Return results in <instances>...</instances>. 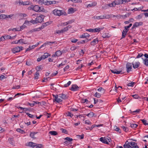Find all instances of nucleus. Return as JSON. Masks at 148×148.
<instances>
[{
	"mask_svg": "<svg viewBox=\"0 0 148 148\" xmlns=\"http://www.w3.org/2000/svg\"><path fill=\"white\" fill-rule=\"evenodd\" d=\"M79 89V87L76 84L72 85L71 88V90L73 91H76Z\"/></svg>",
	"mask_w": 148,
	"mask_h": 148,
	"instance_id": "14",
	"label": "nucleus"
},
{
	"mask_svg": "<svg viewBox=\"0 0 148 148\" xmlns=\"http://www.w3.org/2000/svg\"><path fill=\"white\" fill-rule=\"evenodd\" d=\"M34 45H32V46H29V47L26 50V51H28L34 48Z\"/></svg>",
	"mask_w": 148,
	"mask_h": 148,
	"instance_id": "44",
	"label": "nucleus"
},
{
	"mask_svg": "<svg viewBox=\"0 0 148 148\" xmlns=\"http://www.w3.org/2000/svg\"><path fill=\"white\" fill-rule=\"evenodd\" d=\"M143 23L142 22H135L134 24L132 27V28L134 29L135 27L142 26L143 25Z\"/></svg>",
	"mask_w": 148,
	"mask_h": 148,
	"instance_id": "12",
	"label": "nucleus"
},
{
	"mask_svg": "<svg viewBox=\"0 0 148 148\" xmlns=\"http://www.w3.org/2000/svg\"><path fill=\"white\" fill-rule=\"evenodd\" d=\"M94 114L93 112H91L88 114H86V116L90 118L94 116Z\"/></svg>",
	"mask_w": 148,
	"mask_h": 148,
	"instance_id": "37",
	"label": "nucleus"
},
{
	"mask_svg": "<svg viewBox=\"0 0 148 148\" xmlns=\"http://www.w3.org/2000/svg\"><path fill=\"white\" fill-rule=\"evenodd\" d=\"M115 89H114V90H111L110 91V92H112L113 91H114L115 92H117V89H118V88H122V87L121 86H118V87H117L116 86V85H115Z\"/></svg>",
	"mask_w": 148,
	"mask_h": 148,
	"instance_id": "36",
	"label": "nucleus"
},
{
	"mask_svg": "<svg viewBox=\"0 0 148 148\" xmlns=\"http://www.w3.org/2000/svg\"><path fill=\"white\" fill-rule=\"evenodd\" d=\"M4 36H5V40H8L9 39H13L15 38L16 36L12 37L10 35H6Z\"/></svg>",
	"mask_w": 148,
	"mask_h": 148,
	"instance_id": "25",
	"label": "nucleus"
},
{
	"mask_svg": "<svg viewBox=\"0 0 148 148\" xmlns=\"http://www.w3.org/2000/svg\"><path fill=\"white\" fill-rule=\"evenodd\" d=\"M5 40V36H2L0 38V42L4 41Z\"/></svg>",
	"mask_w": 148,
	"mask_h": 148,
	"instance_id": "60",
	"label": "nucleus"
},
{
	"mask_svg": "<svg viewBox=\"0 0 148 148\" xmlns=\"http://www.w3.org/2000/svg\"><path fill=\"white\" fill-rule=\"evenodd\" d=\"M90 36L89 34L87 33H85L83 34L80 36V38H89Z\"/></svg>",
	"mask_w": 148,
	"mask_h": 148,
	"instance_id": "20",
	"label": "nucleus"
},
{
	"mask_svg": "<svg viewBox=\"0 0 148 148\" xmlns=\"http://www.w3.org/2000/svg\"><path fill=\"white\" fill-rule=\"evenodd\" d=\"M67 25V22H62L58 24L57 25V27H59L60 26H66Z\"/></svg>",
	"mask_w": 148,
	"mask_h": 148,
	"instance_id": "22",
	"label": "nucleus"
},
{
	"mask_svg": "<svg viewBox=\"0 0 148 148\" xmlns=\"http://www.w3.org/2000/svg\"><path fill=\"white\" fill-rule=\"evenodd\" d=\"M36 69L37 71V72H38V71H39L42 69L40 66H37L36 67Z\"/></svg>",
	"mask_w": 148,
	"mask_h": 148,
	"instance_id": "64",
	"label": "nucleus"
},
{
	"mask_svg": "<svg viewBox=\"0 0 148 148\" xmlns=\"http://www.w3.org/2000/svg\"><path fill=\"white\" fill-rule=\"evenodd\" d=\"M75 10L74 8H71L68 10V12L69 14H72L74 12Z\"/></svg>",
	"mask_w": 148,
	"mask_h": 148,
	"instance_id": "32",
	"label": "nucleus"
},
{
	"mask_svg": "<svg viewBox=\"0 0 148 148\" xmlns=\"http://www.w3.org/2000/svg\"><path fill=\"white\" fill-rule=\"evenodd\" d=\"M45 26V24H44V25H42L41 27H40L35 28L33 29H32L31 31H30V32H33L38 31H39L40 30L43 29Z\"/></svg>",
	"mask_w": 148,
	"mask_h": 148,
	"instance_id": "11",
	"label": "nucleus"
},
{
	"mask_svg": "<svg viewBox=\"0 0 148 148\" xmlns=\"http://www.w3.org/2000/svg\"><path fill=\"white\" fill-rule=\"evenodd\" d=\"M85 124L87 125H90L92 123H91L90 121L88 120H86L85 121Z\"/></svg>",
	"mask_w": 148,
	"mask_h": 148,
	"instance_id": "62",
	"label": "nucleus"
},
{
	"mask_svg": "<svg viewBox=\"0 0 148 148\" xmlns=\"http://www.w3.org/2000/svg\"><path fill=\"white\" fill-rule=\"evenodd\" d=\"M53 97H55V101L57 103H59L62 101V99L60 97H59V95H53Z\"/></svg>",
	"mask_w": 148,
	"mask_h": 148,
	"instance_id": "13",
	"label": "nucleus"
},
{
	"mask_svg": "<svg viewBox=\"0 0 148 148\" xmlns=\"http://www.w3.org/2000/svg\"><path fill=\"white\" fill-rule=\"evenodd\" d=\"M77 137L80 139H83L84 138V135L82 134L81 135H78L77 136Z\"/></svg>",
	"mask_w": 148,
	"mask_h": 148,
	"instance_id": "59",
	"label": "nucleus"
},
{
	"mask_svg": "<svg viewBox=\"0 0 148 148\" xmlns=\"http://www.w3.org/2000/svg\"><path fill=\"white\" fill-rule=\"evenodd\" d=\"M59 97H60L62 100L68 98L67 96L65 94L63 93L59 94Z\"/></svg>",
	"mask_w": 148,
	"mask_h": 148,
	"instance_id": "17",
	"label": "nucleus"
},
{
	"mask_svg": "<svg viewBox=\"0 0 148 148\" xmlns=\"http://www.w3.org/2000/svg\"><path fill=\"white\" fill-rule=\"evenodd\" d=\"M7 18L6 15L4 14H1L0 15V19H4Z\"/></svg>",
	"mask_w": 148,
	"mask_h": 148,
	"instance_id": "40",
	"label": "nucleus"
},
{
	"mask_svg": "<svg viewBox=\"0 0 148 148\" xmlns=\"http://www.w3.org/2000/svg\"><path fill=\"white\" fill-rule=\"evenodd\" d=\"M71 27V26L70 25H69L67 27H64L61 29H56L54 32V34H58L59 35L61 34H62L64 33L65 32H67L68 31L69 29Z\"/></svg>",
	"mask_w": 148,
	"mask_h": 148,
	"instance_id": "2",
	"label": "nucleus"
},
{
	"mask_svg": "<svg viewBox=\"0 0 148 148\" xmlns=\"http://www.w3.org/2000/svg\"><path fill=\"white\" fill-rule=\"evenodd\" d=\"M114 129L116 131L120 133L121 132V130L117 126H115L114 127Z\"/></svg>",
	"mask_w": 148,
	"mask_h": 148,
	"instance_id": "41",
	"label": "nucleus"
},
{
	"mask_svg": "<svg viewBox=\"0 0 148 148\" xmlns=\"http://www.w3.org/2000/svg\"><path fill=\"white\" fill-rule=\"evenodd\" d=\"M65 140L69 142H71L73 141V139L72 138H71L69 137H66L65 138Z\"/></svg>",
	"mask_w": 148,
	"mask_h": 148,
	"instance_id": "58",
	"label": "nucleus"
},
{
	"mask_svg": "<svg viewBox=\"0 0 148 148\" xmlns=\"http://www.w3.org/2000/svg\"><path fill=\"white\" fill-rule=\"evenodd\" d=\"M50 56V54L47 53H46L44 54L42 56L43 60L47 58L48 56Z\"/></svg>",
	"mask_w": 148,
	"mask_h": 148,
	"instance_id": "26",
	"label": "nucleus"
},
{
	"mask_svg": "<svg viewBox=\"0 0 148 148\" xmlns=\"http://www.w3.org/2000/svg\"><path fill=\"white\" fill-rule=\"evenodd\" d=\"M133 67L134 69L138 68L140 65V63L139 62H135L132 63Z\"/></svg>",
	"mask_w": 148,
	"mask_h": 148,
	"instance_id": "16",
	"label": "nucleus"
},
{
	"mask_svg": "<svg viewBox=\"0 0 148 148\" xmlns=\"http://www.w3.org/2000/svg\"><path fill=\"white\" fill-rule=\"evenodd\" d=\"M33 11L37 12H44L45 9L43 7H40L38 5H33Z\"/></svg>",
	"mask_w": 148,
	"mask_h": 148,
	"instance_id": "4",
	"label": "nucleus"
},
{
	"mask_svg": "<svg viewBox=\"0 0 148 148\" xmlns=\"http://www.w3.org/2000/svg\"><path fill=\"white\" fill-rule=\"evenodd\" d=\"M60 130L63 133H64L65 134L67 133V131L66 129L61 128L60 129Z\"/></svg>",
	"mask_w": 148,
	"mask_h": 148,
	"instance_id": "55",
	"label": "nucleus"
},
{
	"mask_svg": "<svg viewBox=\"0 0 148 148\" xmlns=\"http://www.w3.org/2000/svg\"><path fill=\"white\" fill-rule=\"evenodd\" d=\"M124 148H138L137 143L134 142H128L127 141L123 145Z\"/></svg>",
	"mask_w": 148,
	"mask_h": 148,
	"instance_id": "1",
	"label": "nucleus"
},
{
	"mask_svg": "<svg viewBox=\"0 0 148 148\" xmlns=\"http://www.w3.org/2000/svg\"><path fill=\"white\" fill-rule=\"evenodd\" d=\"M94 96L97 98H99L101 97V94L98 92H96Z\"/></svg>",
	"mask_w": 148,
	"mask_h": 148,
	"instance_id": "51",
	"label": "nucleus"
},
{
	"mask_svg": "<svg viewBox=\"0 0 148 148\" xmlns=\"http://www.w3.org/2000/svg\"><path fill=\"white\" fill-rule=\"evenodd\" d=\"M62 54V53L60 50H58L56 51L54 54H53L52 56V57L53 58L56 57H58L60 56Z\"/></svg>",
	"mask_w": 148,
	"mask_h": 148,
	"instance_id": "15",
	"label": "nucleus"
},
{
	"mask_svg": "<svg viewBox=\"0 0 148 148\" xmlns=\"http://www.w3.org/2000/svg\"><path fill=\"white\" fill-rule=\"evenodd\" d=\"M78 40L75 38H71V41L72 42L75 43Z\"/></svg>",
	"mask_w": 148,
	"mask_h": 148,
	"instance_id": "56",
	"label": "nucleus"
},
{
	"mask_svg": "<svg viewBox=\"0 0 148 148\" xmlns=\"http://www.w3.org/2000/svg\"><path fill=\"white\" fill-rule=\"evenodd\" d=\"M27 9L28 10L33 11V5H32L30 6H29L27 8Z\"/></svg>",
	"mask_w": 148,
	"mask_h": 148,
	"instance_id": "63",
	"label": "nucleus"
},
{
	"mask_svg": "<svg viewBox=\"0 0 148 148\" xmlns=\"http://www.w3.org/2000/svg\"><path fill=\"white\" fill-rule=\"evenodd\" d=\"M39 76V74L38 72H36L34 75V78L36 79H38V77Z\"/></svg>",
	"mask_w": 148,
	"mask_h": 148,
	"instance_id": "43",
	"label": "nucleus"
},
{
	"mask_svg": "<svg viewBox=\"0 0 148 148\" xmlns=\"http://www.w3.org/2000/svg\"><path fill=\"white\" fill-rule=\"evenodd\" d=\"M99 140L103 143L109 144V143L110 142L111 140L110 138L109 139L105 137H101L99 138Z\"/></svg>",
	"mask_w": 148,
	"mask_h": 148,
	"instance_id": "6",
	"label": "nucleus"
},
{
	"mask_svg": "<svg viewBox=\"0 0 148 148\" xmlns=\"http://www.w3.org/2000/svg\"><path fill=\"white\" fill-rule=\"evenodd\" d=\"M134 85V83L132 82H130L128 84L127 86H133Z\"/></svg>",
	"mask_w": 148,
	"mask_h": 148,
	"instance_id": "54",
	"label": "nucleus"
},
{
	"mask_svg": "<svg viewBox=\"0 0 148 148\" xmlns=\"http://www.w3.org/2000/svg\"><path fill=\"white\" fill-rule=\"evenodd\" d=\"M49 133L52 135L56 136L58 135L57 132L55 131H51L49 132Z\"/></svg>",
	"mask_w": 148,
	"mask_h": 148,
	"instance_id": "38",
	"label": "nucleus"
},
{
	"mask_svg": "<svg viewBox=\"0 0 148 148\" xmlns=\"http://www.w3.org/2000/svg\"><path fill=\"white\" fill-rule=\"evenodd\" d=\"M65 115L66 116H70L71 117H72L73 116V114H72L71 112H66L65 113Z\"/></svg>",
	"mask_w": 148,
	"mask_h": 148,
	"instance_id": "39",
	"label": "nucleus"
},
{
	"mask_svg": "<svg viewBox=\"0 0 148 148\" xmlns=\"http://www.w3.org/2000/svg\"><path fill=\"white\" fill-rule=\"evenodd\" d=\"M103 126V124H100L98 125H92V126L90 128V130H92L95 127H100L102 126Z\"/></svg>",
	"mask_w": 148,
	"mask_h": 148,
	"instance_id": "31",
	"label": "nucleus"
},
{
	"mask_svg": "<svg viewBox=\"0 0 148 148\" xmlns=\"http://www.w3.org/2000/svg\"><path fill=\"white\" fill-rule=\"evenodd\" d=\"M23 47H17L12 48L11 51L14 53L18 52L23 49Z\"/></svg>",
	"mask_w": 148,
	"mask_h": 148,
	"instance_id": "5",
	"label": "nucleus"
},
{
	"mask_svg": "<svg viewBox=\"0 0 148 148\" xmlns=\"http://www.w3.org/2000/svg\"><path fill=\"white\" fill-rule=\"evenodd\" d=\"M110 17V15L109 14L105 15H101L99 16H95L94 18L97 20L102 19L104 18H109Z\"/></svg>",
	"mask_w": 148,
	"mask_h": 148,
	"instance_id": "7",
	"label": "nucleus"
},
{
	"mask_svg": "<svg viewBox=\"0 0 148 148\" xmlns=\"http://www.w3.org/2000/svg\"><path fill=\"white\" fill-rule=\"evenodd\" d=\"M73 3H82V1L81 0H72Z\"/></svg>",
	"mask_w": 148,
	"mask_h": 148,
	"instance_id": "52",
	"label": "nucleus"
},
{
	"mask_svg": "<svg viewBox=\"0 0 148 148\" xmlns=\"http://www.w3.org/2000/svg\"><path fill=\"white\" fill-rule=\"evenodd\" d=\"M116 6L115 4V1H114L112 2L111 3L106 4V6L107 7H115Z\"/></svg>",
	"mask_w": 148,
	"mask_h": 148,
	"instance_id": "28",
	"label": "nucleus"
},
{
	"mask_svg": "<svg viewBox=\"0 0 148 148\" xmlns=\"http://www.w3.org/2000/svg\"><path fill=\"white\" fill-rule=\"evenodd\" d=\"M18 43H23L24 44H27V42L26 41H25L23 39H21L18 40Z\"/></svg>",
	"mask_w": 148,
	"mask_h": 148,
	"instance_id": "34",
	"label": "nucleus"
},
{
	"mask_svg": "<svg viewBox=\"0 0 148 148\" xmlns=\"http://www.w3.org/2000/svg\"><path fill=\"white\" fill-rule=\"evenodd\" d=\"M110 71L112 73L114 74H119L121 72V71H118L116 69L110 70Z\"/></svg>",
	"mask_w": 148,
	"mask_h": 148,
	"instance_id": "24",
	"label": "nucleus"
},
{
	"mask_svg": "<svg viewBox=\"0 0 148 148\" xmlns=\"http://www.w3.org/2000/svg\"><path fill=\"white\" fill-rule=\"evenodd\" d=\"M52 12L54 15L56 16H60L62 15H66V13L62 10H58V9H55L53 10Z\"/></svg>",
	"mask_w": 148,
	"mask_h": 148,
	"instance_id": "3",
	"label": "nucleus"
},
{
	"mask_svg": "<svg viewBox=\"0 0 148 148\" xmlns=\"http://www.w3.org/2000/svg\"><path fill=\"white\" fill-rule=\"evenodd\" d=\"M16 131L20 133L21 134H23L25 132L24 130H22L20 128H17L16 129Z\"/></svg>",
	"mask_w": 148,
	"mask_h": 148,
	"instance_id": "47",
	"label": "nucleus"
},
{
	"mask_svg": "<svg viewBox=\"0 0 148 148\" xmlns=\"http://www.w3.org/2000/svg\"><path fill=\"white\" fill-rule=\"evenodd\" d=\"M132 96L133 97L134 99H138L140 98L139 96H138V95L137 94H135L134 95H132Z\"/></svg>",
	"mask_w": 148,
	"mask_h": 148,
	"instance_id": "53",
	"label": "nucleus"
},
{
	"mask_svg": "<svg viewBox=\"0 0 148 148\" xmlns=\"http://www.w3.org/2000/svg\"><path fill=\"white\" fill-rule=\"evenodd\" d=\"M141 121H142L143 123L145 125H148V123H147L146 120L145 119H141Z\"/></svg>",
	"mask_w": 148,
	"mask_h": 148,
	"instance_id": "45",
	"label": "nucleus"
},
{
	"mask_svg": "<svg viewBox=\"0 0 148 148\" xmlns=\"http://www.w3.org/2000/svg\"><path fill=\"white\" fill-rule=\"evenodd\" d=\"M97 4V3L95 1H94L91 4H88L87 6V7L89 8L92 6H95Z\"/></svg>",
	"mask_w": 148,
	"mask_h": 148,
	"instance_id": "30",
	"label": "nucleus"
},
{
	"mask_svg": "<svg viewBox=\"0 0 148 148\" xmlns=\"http://www.w3.org/2000/svg\"><path fill=\"white\" fill-rule=\"evenodd\" d=\"M137 126L138 125L136 124H132L130 125L131 127L133 129L136 128Z\"/></svg>",
	"mask_w": 148,
	"mask_h": 148,
	"instance_id": "46",
	"label": "nucleus"
},
{
	"mask_svg": "<svg viewBox=\"0 0 148 148\" xmlns=\"http://www.w3.org/2000/svg\"><path fill=\"white\" fill-rule=\"evenodd\" d=\"M23 5H28L30 4V2L29 1H24L23 3Z\"/></svg>",
	"mask_w": 148,
	"mask_h": 148,
	"instance_id": "49",
	"label": "nucleus"
},
{
	"mask_svg": "<svg viewBox=\"0 0 148 148\" xmlns=\"http://www.w3.org/2000/svg\"><path fill=\"white\" fill-rule=\"evenodd\" d=\"M115 1V4L116 5H119L123 3V0H117L114 1Z\"/></svg>",
	"mask_w": 148,
	"mask_h": 148,
	"instance_id": "29",
	"label": "nucleus"
},
{
	"mask_svg": "<svg viewBox=\"0 0 148 148\" xmlns=\"http://www.w3.org/2000/svg\"><path fill=\"white\" fill-rule=\"evenodd\" d=\"M28 145L32 147H34L36 145V143L32 142H29L28 143Z\"/></svg>",
	"mask_w": 148,
	"mask_h": 148,
	"instance_id": "27",
	"label": "nucleus"
},
{
	"mask_svg": "<svg viewBox=\"0 0 148 148\" xmlns=\"http://www.w3.org/2000/svg\"><path fill=\"white\" fill-rule=\"evenodd\" d=\"M66 62L67 60H65L64 61L62 62L58 66V67H59L62 66L66 64Z\"/></svg>",
	"mask_w": 148,
	"mask_h": 148,
	"instance_id": "42",
	"label": "nucleus"
},
{
	"mask_svg": "<svg viewBox=\"0 0 148 148\" xmlns=\"http://www.w3.org/2000/svg\"><path fill=\"white\" fill-rule=\"evenodd\" d=\"M122 128L123 130L126 132L128 131V129L127 127H125L124 126H123L122 127Z\"/></svg>",
	"mask_w": 148,
	"mask_h": 148,
	"instance_id": "57",
	"label": "nucleus"
},
{
	"mask_svg": "<svg viewBox=\"0 0 148 148\" xmlns=\"http://www.w3.org/2000/svg\"><path fill=\"white\" fill-rule=\"evenodd\" d=\"M71 82L69 81L67 84H64V86L65 87H67L69 86L71 84Z\"/></svg>",
	"mask_w": 148,
	"mask_h": 148,
	"instance_id": "50",
	"label": "nucleus"
},
{
	"mask_svg": "<svg viewBox=\"0 0 148 148\" xmlns=\"http://www.w3.org/2000/svg\"><path fill=\"white\" fill-rule=\"evenodd\" d=\"M56 1H48L46 0L44 1L43 4L46 5H49L51 4H54L56 3Z\"/></svg>",
	"mask_w": 148,
	"mask_h": 148,
	"instance_id": "9",
	"label": "nucleus"
},
{
	"mask_svg": "<svg viewBox=\"0 0 148 148\" xmlns=\"http://www.w3.org/2000/svg\"><path fill=\"white\" fill-rule=\"evenodd\" d=\"M44 16L43 15L41 14L39 16H37L36 18V23H41L43 20Z\"/></svg>",
	"mask_w": 148,
	"mask_h": 148,
	"instance_id": "8",
	"label": "nucleus"
},
{
	"mask_svg": "<svg viewBox=\"0 0 148 148\" xmlns=\"http://www.w3.org/2000/svg\"><path fill=\"white\" fill-rule=\"evenodd\" d=\"M37 132H31L30 134V136L31 137L33 138H36L35 137V135L37 134Z\"/></svg>",
	"mask_w": 148,
	"mask_h": 148,
	"instance_id": "33",
	"label": "nucleus"
},
{
	"mask_svg": "<svg viewBox=\"0 0 148 148\" xmlns=\"http://www.w3.org/2000/svg\"><path fill=\"white\" fill-rule=\"evenodd\" d=\"M132 64L130 63H127L126 64L127 71V73L131 71L132 69Z\"/></svg>",
	"mask_w": 148,
	"mask_h": 148,
	"instance_id": "10",
	"label": "nucleus"
},
{
	"mask_svg": "<svg viewBox=\"0 0 148 148\" xmlns=\"http://www.w3.org/2000/svg\"><path fill=\"white\" fill-rule=\"evenodd\" d=\"M27 115H28L29 117L31 118H34L35 117V116L34 115H33L32 114H31L29 113H27Z\"/></svg>",
	"mask_w": 148,
	"mask_h": 148,
	"instance_id": "61",
	"label": "nucleus"
},
{
	"mask_svg": "<svg viewBox=\"0 0 148 148\" xmlns=\"http://www.w3.org/2000/svg\"><path fill=\"white\" fill-rule=\"evenodd\" d=\"M98 42V39L97 38L95 39L91 42L90 44L91 45L94 46L96 44H97Z\"/></svg>",
	"mask_w": 148,
	"mask_h": 148,
	"instance_id": "23",
	"label": "nucleus"
},
{
	"mask_svg": "<svg viewBox=\"0 0 148 148\" xmlns=\"http://www.w3.org/2000/svg\"><path fill=\"white\" fill-rule=\"evenodd\" d=\"M29 22H30L28 21H25L23 25L20 27L21 31L26 27V26L25 24H28Z\"/></svg>",
	"mask_w": 148,
	"mask_h": 148,
	"instance_id": "21",
	"label": "nucleus"
},
{
	"mask_svg": "<svg viewBox=\"0 0 148 148\" xmlns=\"http://www.w3.org/2000/svg\"><path fill=\"white\" fill-rule=\"evenodd\" d=\"M110 36V35L108 33L103 32L102 35V37L103 38H108Z\"/></svg>",
	"mask_w": 148,
	"mask_h": 148,
	"instance_id": "19",
	"label": "nucleus"
},
{
	"mask_svg": "<svg viewBox=\"0 0 148 148\" xmlns=\"http://www.w3.org/2000/svg\"><path fill=\"white\" fill-rule=\"evenodd\" d=\"M104 28V27H98L97 28H95V29H93V32L96 33V32H99L101 31Z\"/></svg>",
	"mask_w": 148,
	"mask_h": 148,
	"instance_id": "18",
	"label": "nucleus"
},
{
	"mask_svg": "<svg viewBox=\"0 0 148 148\" xmlns=\"http://www.w3.org/2000/svg\"><path fill=\"white\" fill-rule=\"evenodd\" d=\"M144 64L147 66H148V59H145L144 60Z\"/></svg>",
	"mask_w": 148,
	"mask_h": 148,
	"instance_id": "48",
	"label": "nucleus"
},
{
	"mask_svg": "<svg viewBox=\"0 0 148 148\" xmlns=\"http://www.w3.org/2000/svg\"><path fill=\"white\" fill-rule=\"evenodd\" d=\"M127 32L123 30L122 32V37L121 39L123 38H125L127 33Z\"/></svg>",
	"mask_w": 148,
	"mask_h": 148,
	"instance_id": "35",
	"label": "nucleus"
}]
</instances>
